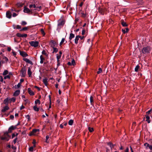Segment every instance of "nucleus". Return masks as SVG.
<instances>
[{"label": "nucleus", "mask_w": 152, "mask_h": 152, "mask_svg": "<svg viewBox=\"0 0 152 152\" xmlns=\"http://www.w3.org/2000/svg\"><path fill=\"white\" fill-rule=\"evenodd\" d=\"M40 63L41 64H43L44 62V61L45 60V58L43 57V56L42 55H41L40 56Z\"/></svg>", "instance_id": "nucleus-17"}, {"label": "nucleus", "mask_w": 152, "mask_h": 152, "mask_svg": "<svg viewBox=\"0 0 152 152\" xmlns=\"http://www.w3.org/2000/svg\"><path fill=\"white\" fill-rule=\"evenodd\" d=\"M129 149L128 148H127L125 150V152H129Z\"/></svg>", "instance_id": "nucleus-64"}, {"label": "nucleus", "mask_w": 152, "mask_h": 152, "mask_svg": "<svg viewBox=\"0 0 152 152\" xmlns=\"http://www.w3.org/2000/svg\"><path fill=\"white\" fill-rule=\"evenodd\" d=\"M20 93V90H17L14 93L13 96H17Z\"/></svg>", "instance_id": "nucleus-11"}, {"label": "nucleus", "mask_w": 152, "mask_h": 152, "mask_svg": "<svg viewBox=\"0 0 152 152\" xmlns=\"http://www.w3.org/2000/svg\"><path fill=\"white\" fill-rule=\"evenodd\" d=\"M47 80L48 79L47 78H45L43 79V82L45 86H47L48 85Z\"/></svg>", "instance_id": "nucleus-18"}, {"label": "nucleus", "mask_w": 152, "mask_h": 152, "mask_svg": "<svg viewBox=\"0 0 152 152\" xmlns=\"http://www.w3.org/2000/svg\"><path fill=\"white\" fill-rule=\"evenodd\" d=\"M75 37V35L73 33H71L70 34L69 39L71 40L72 38Z\"/></svg>", "instance_id": "nucleus-21"}, {"label": "nucleus", "mask_w": 152, "mask_h": 152, "mask_svg": "<svg viewBox=\"0 0 152 152\" xmlns=\"http://www.w3.org/2000/svg\"><path fill=\"white\" fill-rule=\"evenodd\" d=\"M40 31H41V33L42 34V35L43 36H44L45 35V33L44 30L43 28H41V29Z\"/></svg>", "instance_id": "nucleus-38"}, {"label": "nucleus", "mask_w": 152, "mask_h": 152, "mask_svg": "<svg viewBox=\"0 0 152 152\" xmlns=\"http://www.w3.org/2000/svg\"><path fill=\"white\" fill-rule=\"evenodd\" d=\"M16 99V98L15 97H12L10 99V102H15Z\"/></svg>", "instance_id": "nucleus-28"}, {"label": "nucleus", "mask_w": 152, "mask_h": 152, "mask_svg": "<svg viewBox=\"0 0 152 152\" xmlns=\"http://www.w3.org/2000/svg\"><path fill=\"white\" fill-rule=\"evenodd\" d=\"M65 41V39L64 38H62L61 42L60 43V45H61Z\"/></svg>", "instance_id": "nucleus-32"}, {"label": "nucleus", "mask_w": 152, "mask_h": 152, "mask_svg": "<svg viewBox=\"0 0 152 152\" xmlns=\"http://www.w3.org/2000/svg\"><path fill=\"white\" fill-rule=\"evenodd\" d=\"M9 109V107L7 106H5L4 107L3 109L1 110V112H4L8 110Z\"/></svg>", "instance_id": "nucleus-13"}, {"label": "nucleus", "mask_w": 152, "mask_h": 152, "mask_svg": "<svg viewBox=\"0 0 152 152\" xmlns=\"http://www.w3.org/2000/svg\"><path fill=\"white\" fill-rule=\"evenodd\" d=\"M148 147L150 150H152V145H149Z\"/></svg>", "instance_id": "nucleus-63"}, {"label": "nucleus", "mask_w": 152, "mask_h": 152, "mask_svg": "<svg viewBox=\"0 0 152 152\" xmlns=\"http://www.w3.org/2000/svg\"><path fill=\"white\" fill-rule=\"evenodd\" d=\"M26 72V70L25 67L22 68L20 70L21 75L22 77L25 76Z\"/></svg>", "instance_id": "nucleus-5"}, {"label": "nucleus", "mask_w": 152, "mask_h": 152, "mask_svg": "<svg viewBox=\"0 0 152 152\" xmlns=\"http://www.w3.org/2000/svg\"><path fill=\"white\" fill-rule=\"evenodd\" d=\"M86 32V30L85 29H83L82 31V34L83 35H84L85 34V33Z\"/></svg>", "instance_id": "nucleus-46"}, {"label": "nucleus", "mask_w": 152, "mask_h": 152, "mask_svg": "<svg viewBox=\"0 0 152 152\" xmlns=\"http://www.w3.org/2000/svg\"><path fill=\"white\" fill-rule=\"evenodd\" d=\"M10 75H7L5 76L4 77V79H7V78L10 79Z\"/></svg>", "instance_id": "nucleus-45"}, {"label": "nucleus", "mask_w": 152, "mask_h": 152, "mask_svg": "<svg viewBox=\"0 0 152 152\" xmlns=\"http://www.w3.org/2000/svg\"><path fill=\"white\" fill-rule=\"evenodd\" d=\"M23 12L25 13H30V12L32 13V10H29L28 8L25 7H24Z\"/></svg>", "instance_id": "nucleus-6"}, {"label": "nucleus", "mask_w": 152, "mask_h": 152, "mask_svg": "<svg viewBox=\"0 0 152 152\" xmlns=\"http://www.w3.org/2000/svg\"><path fill=\"white\" fill-rule=\"evenodd\" d=\"M80 36H76L75 39V44H77L78 43V41L79 40Z\"/></svg>", "instance_id": "nucleus-15"}, {"label": "nucleus", "mask_w": 152, "mask_h": 152, "mask_svg": "<svg viewBox=\"0 0 152 152\" xmlns=\"http://www.w3.org/2000/svg\"><path fill=\"white\" fill-rule=\"evenodd\" d=\"M107 144L110 146L111 149L114 147V145L110 142H108Z\"/></svg>", "instance_id": "nucleus-29"}, {"label": "nucleus", "mask_w": 152, "mask_h": 152, "mask_svg": "<svg viewBox=\"0 0 152 152\" xmlns=\"http://www.w3.org/2000/svg\"><path fill=\"white\" fill-rule=\"evenodd\" d=\"M40 101L38 99H37L35 101V104H36V105L38 103L39 104H40Z\"/></svg>", "instance_id": "nucleus-26"}, {"label": "nucleus", "mask_w": 152, "mask_h": 152, "mask_svg": "<svg viewBox=\"0 0 152 152\" xmlns=\"http://www.w3.org/2000/svg\"><path fill=\"white\" fill-rule=\"evenodd\" d=\"M102 70L101 68H99L98 69V70L97 72V73L98 74H99L102 72Z\"/></svg>", "instance_id": "nucleus-34"}, {"label": "nucleus", "mask_w": 152, "mask_h": 152, "mask_svg": "<svg viewBox=\"0 0 152 152\" xmlns=\"http://www.w3.org/2000/svg\"><path fill=\"white\" fill-rule=\"evenodd\" d=\"M24 108H25V107L24 106L22 105L20 107V110H21L24 109Z\"/></svg>", "instance_id": "nucleus-59"}, {"label": "nucleus", "mask_w": 152, "mask_h": 152, "mask_svg": "<svg viewBox=\"0 0 152 152\" xmlns=\"http://www.w3.org/2000/svg\"><path fill=\"white\" fill-rule=\"evenodd\" d=\"M90 102L91 104H92L94 103V98L92 96L90 97Z\"/></svg>", "instance_id": "nucleus-23"}, {"label": "nucleus", "mask_w": 152, "mask_h": 152, "mask_svg": "<svg viewBox=\"0 0 152 152\" xmlns=\"http://www.w3.org/2000/svg\"><path fill=\"white\" fill-rule=\"evenodd\" d=\"M26 118H27L28 121H29L30 120V116L29 115H27L26 116Z\"/></svg>", "instance_id": "nucleus-55"}, {"label": "nucleus", "mask_w": 152, "mask_h": 152, "mask_svg": "<svg viewBox=\"0 0 152 152\" xmlns=\"http://www.w3.org/2000/svg\"><path fill=\"white\" fill-rule=\"evenodd\" d=\"M49 136L48 135H47L46 136V140H45L46 142H48V139H49Z\"/></svg>", "instance_id": "nucleus-48"}, {"label": "nucleus", "mask_w": 152, "mask_h": 152, "mask_svg": "<svg viewBox=\"0 0 152 152\" xmlns=\"http://www.w3.org/2000/svg\"><path fill=\"white\" fill-rule=\"evenodd\" d=\"M28 74L29 77L31 76L32 72L31 71V69L30 67H28Z\"/></svg>", "instance_id": "nucleus-16"}, {"label": "nucleus", "mask_w": 152, "mask_h": 152, "mask_svg": "<svg viewBox=\"0 0 152 152\" xmlns=\"http://www.w3.org/2000/svg\"><path fill=\"white\" fill-rule=\"evenodd\" d=\"M61 56L60 55H57L56 58H57V62H59V59L61 58Z\"/></svg>", "instance_id": "nucleus-40"}, {"label": "nucleus", "mask_w": 152, "mask_h": 152, "mask_svg": "<svg viewBox=\"0 0 152 152\" xmlns=\"http://www.w3.org/2000/svg\"><path fill=\"white\" fill-rule=\"evenodd\" d=\"M84 37H85L84 36L82 37L80 36L79 38H80L81 40H82L84 39Z\"/></svg>", "instance_id": "nucleus-58"}, {"label": "nucleus", "mask_w": 152, "mask_h": 152, "mask_svg": "<svg viewBox=\"0 0 152 152\" xmlns=\"http://www.w3.org/2000/svg\"><path fill=\"white\" fill-rule=\"evenodd\" d=\"M12 53L13 55L15 56L16 55V53L15 52L13 51V50L12 52Z\"/></svg>", "instance_id": "nucleus-53"}, {"label": "nucleus", "mask_w": 152, "mask_h": 152, "mask_svg": "<svg viewBox=\"0 0 152 152\" xmlns=\"http://www.w3.org/2000/svg\"><path fill=\"white\" fill-rule=\"evenodd\" d=\"M126 31L125 30V29H122V31L124 34H125L126 32V33L128 32L129 31V29L128 28H126Z\"/></svg>", "instance_id": "nucleus-25"}, {"label": "nucleus", "mask_w": 152, "mask_h": 152, "mask_svg": "<svg viewBox=\"0 0 152 152\" xmlns=\"http://www.w3.org/2000/svg\"><path fill=\"white\" fill-rule=\"evenodd\" d=\"M53 53H54V52H56V53L58 51V49L56 48H55V47H53Z\"/></svg>", "instance_id": "nucleus-39"}, {"label": "nucleus", "mask_w": 152, "mask_h": 152, "mask_svg": "<svg viewBox=\"0 0 152 152\" xmlns=\"http://www.w3.org/2000/svg\"><path fill=\"white\" fill-rule=\"evenodd\" d=\"M151 111V109H150V110H148V111L147 112H146V113L147 114H149L150 113Z\"/></svg>", "instance_id": "nucleus-57"}, {"label": "nucleus", "mask_w": 152, "mask_h": 152, "mask_svg": "<svg viewBox=\"0 0 152 152\" xmlns=\"http://www.w3.org/2000/svg\"><path fill=\"white\" fill-rule=\"evenodd\" d=\"M16 28H17V29H20L21 28V27L19 25H17L16 26Z\"/></svg>", "instance_id": "nucleus-54"}, {"label": "nucleus", "mask_w": 152, "mask_h": 152, "mask_svg": "<svg viewBox=\"0 0 152 152\" xmlns=\"http://www.w3.org/2000/svg\"><path fill=\"white\" fill-rule=\"evenodd\" d=\"M88 130L90 132H92L94 131V129L93 128L88 127Z\"/></svg>", "instance_id": "nucleus-37"}, {"label": "nucleus", "mask_w": 152, "mask_h": 152, "mask_svg": "<svg viewBox=\"0 0 152 152\" xmlns=\"http://www.w3.org/2000/svg\"><path fill=\"white\" fill-rule=\"evenodd\" d=\"M29 43L31 46L34 48L38 47L39 45V42L37 41H31L29 42Z\"/></svg>", "instance_id": "nucleus-4"}, {"label": "nucleus", "mask_w": 152, "mask_h": 152, "mask_svg": "<svg viewBox=\"0 0 152 152\" xmlns=\"http://www.w3.org/2000/svg\"><path fill=\"white\" fill-rule=\"evenodd\" d=\"M27 24V23L25 21H22L21 23V24L23 26H24Z\"/></svg>", "instance_id": "nucleus-44"}, {"label": "nucleus", "mask_w": 152, "mask_h": 152, "mask_svg": "<svg viewBox=\"0 0 152 152\" xmlns=\"http://www.w3.org/2000/svg\"><path fill=\"white\" fill-rule=\"evenodd\" d=\"M33 109L35 111H38L39 110V108L37 107L36 105L33 107Z\"/></svg>", "instance_id": "nucleus-24"}, {"label": "nucleus", "mask_w": 152, "mask_h": 152, "mask_svg": "<svg viewBox=\"0 0 152 152\" xmlns=\"http://www.w3.org/2000/svg\"><path fill=\"white\" fill-rule=\"evenodd\" d=\"M28 94L31 96H33L34 94L33 92L31 90L30 88H28Z\"/></svg>", "instance_id": "nucleus-14"}, {"label": "nucleus", "mask_w": 152, "mask_h": 152, "mask_svg": "<svg viewBox=\"0 0 152 152\" xmlns=\"http://www.w3.org/2000/svg\"><path fill=\"white\" fill-rule=\"evenodd\" d=\"M15 127H14L13 126H11L9 129L8 131L9 132H11L15 128Z\"/></svg>", "instance_id": "nucleus-20"}, {"label": "nucleus", "mask_w": 152, "mask_h": 152, "mask_svg": "<svg viewBox=\"0 0 152 152\" xmlns=\"http://www.w3.org/2000/svg\"><path fill=\"white\" fill-rule=\"evenodd\" d=\"M7 50L8 51L10 52L11 50V48L10 47H8Z\"/></svg>", "instance_id": "nucleus-62"}, {"label": "nucleus", "mask_w": 152, "mask_h": 152, "mask_svg": "<svg viewBox=\"0 0 152 152\" xmlns=\"http://www.w3.org/2000/svg\"><path fill=\"white\" fill-rule=\"evenodd\" d=\"M73 123V120H70L68 122V124L70 125H72Z\"/></svg>", "instance_id": "nucleus-31"}, {"label": "nucleus", "mask_w": 152, "mask_h": 152, "mask_svg": "<svg viewBox=\"0 0 152 152\" xmlns=\"http://www.w3.org/2000/svg\"><path fill=\"white\" fill-rule=\"evenodd\" d=\"M8 72L7 70H5L3 72V75H5L8 74Z\"/></svg>", "instance_id": "nucleus-36"}, {"label": "nucleus", "mask_w": 152, "mask_h": 152, "mask_svg": "<svg viewBox=\"0 0 152 152\" xmlns=\"http://www.w3.org/2000/svg\"><path fill=\"white\" fill-rule=\"evenodd\" d=\"M0 81L2 82L3 81V78L2 76H0Z\"/></svg>", "instance_id": "nucleus-52"}, {"label": "nucleus", "mask_w": 152, "mask_h": 152, "mask_svg": "<svg viewBox=\"0 0 152 152\" xmlns=\"http://www.w3.org/2000/svg\"><path fill=\"white\" fill-rule=\"evenodd\" d=\"M18 15L16 13H13V14H12V16L13 17H16V16H17Z\"/></svg>", "instance_id": "nucleus-60"}, {"label": "nucleus", "mask_w": 152, "mask_h": 152, "mask_svg": "<svg viewBox=\"0 0 152 152\" xmlns=\"http://www.w3.org/2000/svg\"><path fill=\"white\" fill-rule=\"evenodd\" d=\"M151 50V48L150 47L148 46H147L143 48L142 50V53L143 54L149 53Z\"/></svg>", "instance_id": "nucleus-1"}, {"label": "nucleus", "mask_w": 152, "mask_h": 152, "mask_svg": "<svg viewBox=\"0 0 152 152\" xmlns=\"http://www.w3.org/2000/svg\"><path fill=\"white\" fill-rule=\"evenodd\" d=\"M6 16L8 18H11L12 17L11 13L9 11H7L6 13Z\"/></svg>", "instance_id": "nucleus-9"}, {"label": "nucleus", "mask_w": 152, "mask_h": 152, "mask_svg": "<svg viewBox=\"0 0 152 152\" xmlns=\"http://www.w3.org/2000/svg\"><path fill=\"white\" fill-rule=\"evenodd\" d=\"M50 45L51 47H54L56 45V43L54 40H52L50 42Z\"/></svg>", "instance_id": "nucleus-12"}, {"label": "nucleus", "mask_w": 152, "mask_h": 152, "mask_svg": "<svg viewBox=\"0 0 152 152\" xmlns=\"http://www.w3.org/2000/svg\"><path fill=\"white\" fill-rule=\"evenodd\" d=\"M34 146H31L29 147V150L30 151H33L34 150Z\"/></svg>", "instance_id": "nucleus-43"}, {"label": "nucleus", "mask_w": 152, "mask_h": 152, "mask_svg": "<svg viewBox=\"0 0 152 152\" xmlns=\"http://www.w3.org/2000/svg\"><path fill=\"white\" fill-rule=\"evenodd\" d=\"M139 67L140 66L138 65L136 66L134 69L135 71L137 72L138 71Z\"/></svg>", "instance_id": "nucleus-33"}, {"label": "nucleus", "mask_w": 152, "mask_h": 152, "mask_svg": "<svg viewBox=\"0 0 152 152\" xmlns=\"http://www.w3.org/2000/svg\"><path fill=\"white\" fill-rule=\"evenodd\" d=\"M21 85V84L20 83H19L17 85H15V88H19Z\"/></svg>", "instance_id": "nucleus-35"}, {"label": "nucleus", "mask_w": 152, "mask_h": 152, "mask_svg": "<svg viewBox=\"0 0 152 152\" xmlns=\"http://www.w3.org/2000/svg\"><path fill=\"white\" fill-rule=\"evenodd\" d=\"M9 136L7 132H5L3 136L1 137V139L2 140H5L8 141L9 140Z\"/></svg>", "instance_id": "nucleus-3"}, {"label": "nucleus", "mask_w": 152, "mask_h": 152, "mask_svg": "<svg viewBox=\"0 0 152 152\" xmlns=\"http://www.w3.org/2000/svg\"><path fill=\"white\" fill-rule=\"evenodd\" d=\"M146 117V121H147L148 123H150L151 121L150 120V117L148 115H145Z\"/></svg>", "instance_id": "nucleus-19"}, {"label": "nucleus", "mask_w": 152, "mask_h": 152, "mask_svg": "<svg viewBox=\"0 0 152 152\" xmlns=\"http://www.w3.org/2000/svg\"><path fill=\"white\" fill-rule=\"evenodd\" d=\"M24 81V80L23 79H21L20 80V82L19 83H20V84H21V83L23 82Z\"/></svg>", "instance_id": "nucleus-56"}, {"label": "nucleus", "mask_w": 152, "mask_h": 152, "mask_svg": "<svg viewBox=\"0 0 152 152\" xmlns=\"http://www.w3.org/2000/svg\"><path fill=\"white\" fill-rule=\"evenodd\" d=\"M39 130L38 129H33L30 133L29 135L30 136L32 135H37L39 134Z\"/></svg>", "instance_id": "nucleus-2"}, {"label": "nucleus", "mask_w": 152, "mask_h": 152, "mask_svg": "<svg viewBox=\"0 0 152 152\" xmlns=\"http://www.w3.org/2000/svg\"><path fill=\"white\" fill-rule=\"evenodd\" d=\"M81 16L82 17H83V18L86 17V14H85L83 13H81Z\"/></svg>", "instance_id": "nucleus-50"}, {"label": "nucleus", "mask_w": 152, "mask_h": 152, "mask_svg": "<svg viewBox=\"0 0 152 152\" xmlns=\"http://www.w3.org/2000/svg\"><path fill=\"white\" fill-rule=\"evenodd\" d=\"M42 53L43 55H45L46 57H48V54L46 52L45 50H43L42 51Z\"/></svg>", "instance_id": "nucleus-22"}, {"label": "nucleus", "mask_w": 152, "mask_h": 152, "mask_svg": "<svg viewBox=\"0 0 152 152\" xmlns=\"http://www.w3.org/2000/svg\"><path fill=\"white\" fill-rule=\"evenodd\" d=\"M36 143V142L35 140H33L32 143L34 144V147H35L36 146V145H35Z\"/></svg>", "instance_id": "nucleus-49"}, {"label": "nucleus", "mask_w": 152, "mask_h": 152, "mask_svg": "<svg viewBox=\"0 0 152 152\" xmlns=\"http://www.w3.org/2000/svg\"><path fill=\"white\" fill-rule=\"evenodd\" d=\"M20 55L23 57H25L28 56V54L26 52L23 51H20Z\"/></svg>", "instance_id": "nucleus-8"}, {"label": "nucleus", "mask_w": 152, "mask_h": 152, "mask_svg": "<svg viewBox=\"0 0 152 152\" xmlns=\"http://www.w3.org/2000/svg\"><path fill=\"white\" fill-rule=\"evenodd\" d=\"M28 28L27 27H24L22 28L21 30L25 31L26 30L28 29Z\"/></svg>", "instance_id": "nucleus-51"}, {"label": "nucleus", "mask_w": 152, "mask_h": 152, "mask_svg": "<svg viewBox=\"0 0 152 152\" xmlns=\"http://www.w3.org/2000/svg\"><path fill=\"white\" fill-rule=\"evenodd\" d=\"M11 10L12 11H15L16 12H18L19 11V10H16L15 8H12Z\"/></svg>", "instance_id": "nucleus-41"}, {"label": "nucleus", "mask_w": 152, "mask_h": 152, "mask_svg": "<svg viewBox=\"0 0 152 152\" xmlns=\"http://www.w3.org/2000/svg\"><path fill=\"white\" fill-rule=\"evenodd\" d=\"M16 36L18 37H25L26 38L27 37V34H21L20 33H18L16 34Z\"/></svg>", "instance_id": "nucleus-7"}, {"label": "nucleus", "mask_w": 152, "mask_h": 152, "mask_svg": "<svg viewBox=\"0 0 152 152\" xmlns=\"http://www.w3.org/2000/svg\"><path fill=\"white\" fill-rule=\"evenodd\" d=\"M4 103L5 104H7L8 103V99H5L4 100Z\"/></svg>", "instance_id": "nucleus-42"}, {"label": "nucleus", "mask_w": 152, "mask_h": 152, "mask_svg": "<svg viewBox=\"0 0 152 152\" xmlns=\"http://www.w3.org/2000/svg\"><path fill=\"white\" fill-rule=\"evenodd\" d=\"M121 24L124 27L127 26H128L127 24L124 21H122L121 22Z\"/></svg>", "instance_id": "nucleus-27"}, {"label": "nucleus", "mask_w": 152, "mask_h": 152, "mask_svg": "<svg viewBox=\"0 0 152 152\" xmlns=\"http://www.w3.org/2000/svg\"><path fill=\"white\" fill-rule=\"evenodd\" d=\"M144 145L146 147V148H147L148 147L149 145L148 143H145L144 144Z\"/></svg>", "instance_id": "nucleus-47"}, {"label": "nucleus", "mask_w": 152, "mask_h": 152, "mask_svg": "<svg viewBox=\"0 0 152 152\" xmlns=\"http://www.w3.org/2000/svg\"><path fill=\"white\" fill-rule=\"evenodd\" d=\"M23 60L25 61L26 62L29 64L31 65H33V64L32 62L31 61L27 58H23Z\"/></svg>", "instance_id": "nucleus-10"}, {"label": "nucleus", "mask_w": 152, "mask_h": 152, "mask_svg": "<svg viewBox=\"0 0 152 152\" xmlns=\"http://www.w3.org/2000/svg\"><path fill=\"white\" fill-rule=\"evenodd\" d=\"M23 5L22 4H17V6L19 7H22Z\"/></svg>", "instance_id": "nucleus-61"}, {"label": "nucleus", "mask_w": 152, "mask_h": 152, "mask_svg": "<svg viewBox=\"0 0 152 152\" xmlns=\"http://www.w3.org/2000/svg\"><path fill=\"white\" fill-rule=\"evenodd\" d=\"M29 7L30 8H36V6L35 4H33H33H30L29 6Z\"/></svg>", "instance_id": "nucleus-30"}]
</instances>
